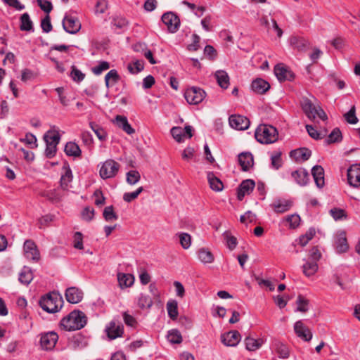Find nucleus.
<instances>
[{
    "mask_svg": "<svg viewBox=\"0 0 360 360\" xmlns=\"http://www.w3.org/2000/svg\"><path fill=\"white\" fill-rule=\"evenodd\" d=\"M87 323L86 314L80 310H74L60 321V326L68 331L83 328Z\"/></svg>",
    "mask_w": 360,
    "mask_h": 360,
    "instance_id": "obj_1",
    "label": "nucleus"
},
{
    "mask_svg": "<svg viewBox=\"0 0 360 360\" xmlns=\"http://www.w3.org/2000/svg\"><path fill=\"white\" fill-rule=\"evenodd\" d=\"M39 304L44 311L53 314L60 310L63 300L58 292L53 291L41 296Z\"/></svg>",
    "mask_w": 360,
    "mask_h": 360,
    "instance_id": "obj_2",
    "label": "nucleus"
},
{
    "mask_svg": "<svg viewBox=\"0 0 360 360\" xmlns=\"http://www.w3.org/2000/svg\"><path fill=\"white\" fill-rule=\"evenodd\" d=\"M256 140L262 144L275 143L278 138V132L276 127L269 124H260L255 132Z\"/></svg>",
    "mask_w": 360,
    "mask_h": 360,
    "instance_id": "obj_3",
    "label": "nucleus"
},
{
    "mask_svg": "<svg viewBox=\"0 0 360 360\" xmlns=\"http://www.w3.org/2000/svg\"><path fill=\"white\" fill-rule=\"evenodd\" d=\"M206 97V92L198 86L188 87L184 92V98L190 105H198Z\"/></svg>",
    "mask_w": 360,
    "mask_h": 360,
    "instance_id": "obj_4",
    "label": "nucleus"
},
{
    "mask_svg": "<svg viewBox=\"0 0 360 360\" xmlns=\"http://www.w3.org/2000/svg\"><path fill=\"white\" fill-rule=\"evenodd\" d=\"M119 169L120 164L113 160L109 159L103 163L99 174L103 179H107L115 176Z\"/></svg>",
    "mask_w": 360,
    "mask_h": 360,
    "instance_id": "obj_5",
    "label": "nucleus"
},
{
    "mask_svg": "<svg viewBox=\"0 0 360 360\" xmlns=\"http://www.w3.org/2000/svg\"><path fill=\"white\" fill-rule=\"evenodd\" d=\"M64 30L70 34L77 33L81 29V23L79 19L74 15L66 14L62 21Z\"/></svg>",
    "mask_w": 360,
    "mask_h": 360,
    "instance_id": "obj_6",
    "label": "nucleus"
},
{
    "mask_svg": "<svg viewBox=\"0 0 360 360\" xmlns=\"http://www.w3.org/2000/svg\"><path fill=\"white\" fill-rule=\"evenodd\" d=\"M162 22L167 26L169 32L175 33L179 28L180 19L172 11L165 13L161 18Z\"/></svg>",
    "mask_w": 360,
    "mask_h": 360,
    "instance_id": "obj_7",
    "label": "nucleus"
},
{
    "mask_svg": "<svg viewBox=\"0 0 360 360\" xmlns=\"http://www.w3.org/2000/svg\"><path fill=\"white\" fill-rule=\"evenodd\" d=\"M24 254L25 257L34 262H37L40 259V253L37 245L32 240H26L23 245Z\"/></svg>",
    "mask_w": 360,
    "mask_h": 360,
    "instance_id": "obj_8",
    "label": "nucleus"
},
{
    "mask_svg": "<svg viewBox=\"0 0 360 360\" xmlns=\"http://www.w3.org/2000/svg\"><path fill=\"white\" fill-rule=\"evenodd\" d=\"M229 122L230 127L236 130H245L250 124V121L247 117L237 114L230 115Z\"/></svg>",
    "mask_w": 360,
    "mask_h": 360,
    "instance_id": "obj_9",
    "label": "nucleus"
},
{
    "mask_svg": "<svg viewBox=\"0 0 360 360\" xmlns=\"http://www.w3.org/2000/svg\"><path fill=\"white\" fill-rule=\"evenodd\" d=\"M58 340V334L54 331H50L41 334L40 345L43 349L51 350L54 348Z\"/></svg>",
    "mask_w": 360,
    "mask_h": 360,
    "instance_id": "obj_10",
    "label": "nucleus"
},
{
    "mask_svg": "<svg viewBox=\"0 0 360 360\" xmlns=\"http://www.w3.org/2000/svg\"><path fill=\"white\" fill-rule=\"evenodd\" d=\"M62 174L60 179V186L63 191H68L69 184L72 181L73 174L69 163L65 161L62 167Z\"/></svg>",
    "mask_w": 360,
    "mask_h": 360,
    "instance_id": "obj_11",
    "label": "nucleus"
},
{
    "mask_svg": "<svg viewBox=\"0 0 360 360\" xmlns=\"http://www.w3.org/2000/svg\"><path fill=\"white\" fill-rule=\"evenodd\" d=\"M274 73L280 82L292 81L295 78V74L283 63L277 64L274 67Z\"/></svg>",
    "mask_w": 360,
    "mask_h": 360,
    "instance_id": "obj_12",
    "label": "nucleus"
},
{
    "mask_svg": "<svg viewBox=\"0 0 360 360\" xmlns=\"http://www.w3.org/2000/svg\"><path fill=\"white\" fill-rule=\"evenodd\" d=\"M105 332L110 340L122 337L124 333V326L121 323L111 321L105 328Z\"/></svg>",
    "mask_w": 360,
    "mask_h": 360,
    "instance_id": "obj_13",
    "label": "nucleus"
},
{
    "mask_svg": "<svg viewBox=\"0 0 360 360\" xmlns=\"http://www.w3.org/2000/svg\"><path fill=\"white\" fill-rule=\"evenodd\" d=\"M347 181L350 186L358 188L360 186V164H354L347 169Z\"/></svg>",
    "mask_w": 360,
    "mask_h": 360,
    "instance_id": "obj_14",
    "label": "nucleus"
},
{
    "mask_svg": "<svg viewBox=\"0 0 360 360\" xmlns=\"http://www.w3.org/2000/svg\"><path fill=\"white\" fill-rule=\"evenodd\" d=\"M255 182L252 179L243 180L237 188V198L243 200L245 195H249L254 189Z\"/></svg>",
    "mask_w": 360,
    "mask_h": 360,
    "instance_id": "obj_15",
    "label": "nucleus"
},
{
    "mask_svg": "<svg viewBox=\"0 0 360 360\" xmlns=\"http://www.w3.org/2000/svg\"><path fill=\"white\" fill-rule=\"evenodd\" d=\"M84 293L82 290L72 286L68 288L65 292L66 300L71 304H77L83 299Z\"/></svg>",
    "mask_w": 360,
    "mask_h": 360,
    "instance_id": "obj_16",
    "label": "nucleus"
},
{
    "mask_svg": "<svg viewBox=\"0 0 360 360\" xmlns=\"http://www.w3.org/2000/svg\"><path fill=\"white\" fill-rule=\"evenodd\" d=\"M241 338V335L238 330H231L221 336L222 343L229 347L236 346Z\"/></svg>",
    "mask_w": 360,
    "mask_h": 360,
    "instance_id": "obj_17",
    "label": "nucleus"
},
{
    "mask_svg": "<svg viewBox=\"0 0 360 360\" xmlns=\"http://www.w3.org/2000/svg\"><path fill=\"white\" fill-rule=\"evenodd\" d=\"M291 176L300 186H306L310 181L309 174L304 168H300L292 172Z\"/></svg>",
    "mask_w": 360,
    "mask_h": 360,
    "instance_id": "obj_18",
    "label": "nucleus"
},
{
    "mask_svg": "<svg viewBox=\"0 0 360 360\" xmlns=\"http://www.w3.org/2000/svg\"><path fill=\"white\" fill-rule=\"evenodd\" d=\"M294 330L296 335L304 341H309L312 338L311 330L304 325L302 321H297L294 325Z\"/></svg>",
    "mask_w": 360,
    "mask_h": 360,
    "instance_id": "obj_19",
    "label": "nucleus"
},
{
    "mask_svg": "<svg viewBox=\"0 0 360 360\" xmlns=\"http://www.w3.org/2000/svg\"><path fill=\"white\" fill-rule=\"evenodd\" d=\"M238 162L242 170L247 172L254 165L253 155L250 152H243L238 155Z\"/></svg>",
    "mask_w": 360,
    "mask_h": 360,
    "instance_id": "obj_20",
    "label": "nucleus"
},
{
    "mask_svg": "<svg viewBox=\"0 0 360 360\" xmlns=\"http://www.w3.org/2000/svg\"><path fill=\"white\" fill-rule=\"evenodd\" d=\"M301 107L305 115L309 120H314V113L317 107L307 97H303L301 100Z\"/></svg>",
    "mask_w": 360,
    "mask_h": 360,
    "instance_id": "obj_21",
    "label": "nucleus"
},
{
    "mask_svg": "<svg viewBox=\"0 0 360 360\" xmlns=\"http://www.w3.org/2000/svg\"><path fill=\"white\" fill-rule=\"evenodd\" d=\"M269 83L262 78H257L252 82L251 89L257 94H264L270 89Z\"/></svg>",
    "mask_w": 360,
    "mask_h": 360,
    "instance_id": "obj_22",
    "label": "nucleus"
},
{
    "mask_svg": "<svg viewBox=\"0 0 360 360\" xmlns=\"http://www.w3.org/2000/svg\"><path fill=\"white\" fill-rule=\"evenodd\" d=\"M311 175L316 186L322 188L325 186L324 169L321 165H315L311 169Z\"/></svg>",
    "mask_w": 360,
    "mask_h": 360,
    "instance_id": "obj_23",
    "label": "nucleus"
},
{
    "mask_svg": "<svg viewBox=\"0 0 360 360\" xmlns=\"http://www.w3.org/2000/svg\"><path fill=\"white\" fill-rule=\"evenodd\" d=\"M292 206V202L291 200L285 199L276 200L271 207L274 209L276 213H283L288 211Z\"/></svg>",
    "mask_w": 360,
    "mask_h": 360,
    "instance_id": "obj_24",
    "label": "nucleus"
},
{
    "mask_svg": "<svg viewBox=\"0 0 360 360\" xmlns=\"http://www.w3.org/2000/svg\"><path fill=\"white\" fill-rule=\"evenodd\" d=\"M290 44L293 49L299 51H306L309 48V42L304 38L292 36L290 39Z\"/></svg>",
    "mask_w": 360,
    "mask_h": 360,
    "instance_id": "obj_25",
    "label": "nucleus"
},
{
    "mask_svg": "<svg viewBox=\"0 0 360 360\" xmlns=\"http://www.w3.org/2000/svg\"><path fill=\"white\" fill-rule=\"evenodd\" d=\"M115 122L119 128L122 129L129 135H131L135 132L134 129L129 123L127 117L124 115H117L115 117Z\"/></svg>",
    "mask_w": 360,
    "mask_h": 360,
    "instance_id": "obj_26",
    "label": "nucleus"
},
{
    "mask_svg": "<svg viewBox=\"0 0 360 360\" xmlns=\"http://www.w3.org/2000/svg\"><path fill=\"white\" fill-rule=\"evenodd\" d=\"M290 155L296 161H306L310 158L311 151L307 148H300L290 151Z\"/></svg>",
    "mask_w": 360,
    "mask_h": 360,
    "instance_id": "obj_27",
    "label": "nucleus"
},
{
    "mask_svg": "<svg viewBox=\"0 0 360 360\" xmlns=\"http://www.w3.org/2000/svg\"><path fill=\"white\" fill-rule=\"evenodd\" d=\"M207 181L210 184V187L212 190L219 192L224 188V184L222 181L217 176H215L213 172H209L207 174Z\"/></svg>",
    "mask_w": 360,
    "mask_h": 360,
    "instance_id": "obj_28",
    "label": "nucleus"
},
{
    "mask_svg": "<svg viewBox=\"0 0 360 360\" xmlns=\"http://www.w3.org/2000/svg\"><path fill=\"white\" fill-rule=\"evenodd\" d=\"M335 249L338 253L346 252L349 249L346 233L345 231L340 233L335 240Z\"/></svg>",
    "mask_w": 360,
    "mask_h": 360,
    "instance_id": "obj_29",
    "label": "nucleus"
},
{
    "mask_svg": "<svg viewBox=\"0 0 360 360\" xmlns=\"http://www.w3.org/2000/svg\"><path fill=\"white\" fill-rule=\"evenodd\" d=\"M117 280L121 288L130 287L134 282V277L131 274L118 273Z\"/></svg>",
    "mask_w": 360,
    "mask_h": 360,
    "instance_id": "obj_30",
    "label": "nucleus"
},
{
    "mask_svg": "<svg viewBox=\"0 0 360 360\" xmlns=\"http://www.w3.org/2000/svg\"><path fill=\"white\" fill-rule=\"evenodd\" d=\"M64 151L68 156L78 158L81 156L82 150L79 146L75 142H68L65 144Z\"/></svg>",
    "mask_w": 360,
    "mask_h": 360,
    "instance_id": "obj_31",
    "label": "nucleus"
},
{
    "mask_svg": "<svg viewBox=\"0 0 360 360\" xmlns=\"http://www.w3.org/2000/svg\"><path fill=\"white\" fill-rule=\"evenodd\" d=\"M20 29L21 31H34L33 22L27 13H23L20 18Z\"/></svg>",
    "mask_w": 360,
    "mask_h": 360,
    "instance_id": "obj_32",
    "label": "nucleus"
},
{
    "mask_svg": "<svg viewBox=\"0 0 360 360\" xmlns=\"http://www.w3.org/2000/svg\"><path fill=\"white\" fill-rule=\"evenodd\" d=\"M121 77L117 71L115 69L110 70L105 76V84L108 89L110 86L117 84Z\"/></svg>",
    "mask_w": 360,
    "mask_h": 360,
    "instance_id": "obj_33",
    "label": "nucleus"
},
{
    "mask_svg": "<svg viewBox=\"0 0 360 360\" xmlns=\"http://www.w3.org/2000/svg\"><path fill=\"white\" fill-rule=\"evenodd\" d=\"M33 279V274L31 269L27 266H24L19 274V281L25 285H29Z\"/></svg>",
    "mask_w": 360,
    "mask_h": 360,
    "instance_id": "obj_34",
    "label": "nucleus"
},
{
    "mask_svg": "<svg viewBox=\"0 0 360 360\" xmlns=\"http://www.w3.org/2000/svg\"><path fill=\"white\" fill-rule=\"evenodd\" d=\"M302 269L304 274L306 276L309 277L316 273L319 266L316 261L308 260L303 264Z\"/></svg>",
    "mask_w": 360,
    "mask_h": 360,
    "instance_id": "obj_35",
    "label": "nucleus"
},
{
    "mask_svg": "<svg viewBox=\"0 0 360 360\" xmlns=\"http://www.w3.org/2000/svg\"><path fill=\"white\" fill-rule=\"evenodd\" d=\"M215 77L218 84L222 89H227L229 85V77L228 74L224 70H218L215 73Z\"/></svg>",
    "mask_w": 360,
    "mask_h": 360,
    "instance_id": "obj_36",
    "label": "nucleus"
},
{
    "mask_svg": "<svg viewBox=\"0 0 360 360\" xmlns=\"http://www.w3.org/2000/svg\"><path fill=\"white\" fill-rule=\"evenodd\" d=\"M342 140V135L340 129L338 127H335L328 134L326 139V143L327 144H332L335 143H340Z\"/></svg>",
    "mask_w": 360,
    "mask_h": 360,
    "instance_id": "obj_37",
    "label": "nucleus"
},
{
    "mask_svg": "<svg viewBox=\"0 0 360 360\" xmlns=\"http://www.w3.org/2000/svg\"><path fill=\"white\" fill-rule=\"evenodd\" d=\"M167 310L169 317L174 321L179 316L178 303L174 300H169L167 303Z\"/></svg>",
    "mask_w": 360,
    "mask_h": 360,
    "instance_id": "obj_38",
    "label": "nucleus"
},
{
    "mask_svg": "<svg viewBox=\"0 0 360 360\" xmlns=\"http://www.w3.org/2000/svg\"><path fill=\"white\" fill-rule=\"evenodd\" d=\"M245 348L249 351H255L258 349L263 344L262 339H255L247 337L245 339Z\"/></svg>",
    "mask_w": 360,
    "mask_h": 360,
    "instance_id": "obj_39",
    "label": "nucleus"
},
{
    "mask_svg": "<svg viewBox=\"0 0 360 360\" xmlns=\"http://www.w3.org/2000/svg\"><path fill=\"white\" fill-rule=\"evenodd\" d=\"M153 304V300L149 295L143 293L140 294L137 302L139 308L141 309H150Z\"/></svg>",
    "mask_w": 360,
    "mask_h": 360,
    "instance_id": "obj_40",
    "label": "nucleus"
},
{
    "mask_svg": "<svg viewBox=\"0 0 360 360\" xmlns=\"http://www.w3.org/2000/svg\"><path fill=\"white\" fill-rule=\"evenodd\" d=\"M90 128L94 131L100 141H105L107 138V133L103 127L94 122L89 123Z\"/></svg>",
    "mask_w": 360,
    "mask_h": 360,
    "instance_id": "obj_41",
    "label": "nucleus"
},
{
    "mask_svg": "<svg viewBox=\"0 0 360 360\" xmlns=\"http://www.w3.org/2000/svg\"><path fill=\"white\" fill-rule=\"evenodd\" d=\"M198 259L202 263H212L214 261V255L207 249L201 248L198 252Z\"/></svg>",
    "mask_w": 360,
    "mask_h": 360,
    "instance_id": "obj_42",
    "label": "nucleus"
},
{
    "mask_svg": "<svg viewBox=\"0 0 360 360\" xmlns=\"http://www.w3.org/2000/svg\"><path fill=\"white\" fill-rule=\"evenodd\" d=\"M274 347L278 356L282 359H287L289 356V349L287 345L281 342L274 344Z\"/></svg>",
    "mask_w": 360,
    "mask_h": 360,
    "instance_id": "obj_43",
    "label": "nucleus"
},
{
    "mask_svg": "<svg viewBox=\"0 0 360 360\" xmlns=\"http://www.w3.org/2000/svg\"><path fill=\"white\" fill-rule=\"evenodd\" d=\"M44 139L49 141L52 144H58L60 140V135L56 130H49L44 136Z\"/></svg>",
    "mask_w": 360,
    "mask_h": 360,
    "instance_id": "obj_44",
    "label": "nucleus"
},
{
    "mask_svg": "<svg viewBox=\"0 0 360 360\" xmlns=\"http://www.w3.org/2000/svg\"><path fill=\"white\" fill-rule=\"evenodd\" d=\"M103 217L106 221H112L118 219V215L115 212L112 205L107 206L104 208Z\"/></svg>",
    "mask_w": 360,
    "mask_h": 360,
    "instance_id": "obj_45",
    "label": "nucleus"
},
{
    "mask_svg": "<svg viewBox=\"0 0 360 360\" xmlns=\"http://www.w3.org/2000/svg\"><path fill=\"white\" fill-rule=\"evenodd\" d=\"M306 129L309 135L315 140L322 139L326 137L327 134L326 131H319L311 125H307Z\"/></svg>",
    "mask_w": 360,
    "mask_h": 360,
    "instance_id": "obj_46",
    "label": "nucleus"
},
{
    "mask_svg": "<svg viewBox=\"0 0 360 360\" xmlns=\"http://www.w3.org/2000/svg\"><path fill=\"white\" fill-rule=\"evenodd\" d=\"M167 338L168 340L173 344H180L183 341L181 334L177 329L169 330Z\"/></svg>",
    "mask_w": 360,
    "mask_h": 360,
    "instance_id": "obj_47",
    "label": "nucleus"
},
{
    "mask_svg": "<svg viewBox=\"0 0 360 360\" xmlns=\"http://www.w3.org/2000/svg\"><path fill=\"white\" fill-rule=\"evenodd\" d=\"M296 304L297 307L295 311L307 312L308 311L309 300L304 297L302 295L297 296Z\"/></svg>",
    "mask_w": 360,
    "mask_h": 360,
    "instance_id": "obj_48",
    "label": "nucleus"
},
{
    "mask_svg": "<svg viewBox=\"0 0 360 360\" xmlns=\"http://www.w3.org/2000/svg\"><path fill=\"white\" fill-rule=\"evenodd\" d=\"M329 212L335 221L343 220L347 218V212L343 209L335 207L331 209Z\"/></svg>",
    "mask_w": 360,
    "mask_h": 360,
    "instance_id": "obj_49",
    "label": "nucleus"
},
{
    "mask_svg": "<svg viewBox=\"0 0 360 360\" xmlns=\"http://www.w3.org/2000/svg\"><path fill=\"white\" fill-rule=\"evenodd\" d=\"M283 164L282 159H281V151H276L274 152L271 155V167L275 169H278L280 167H281Z\"/></svg>",
    "mask_w": 360,
    "mask_h": 360,
    "instance_id": "obj_50",
    "label": "nucleus"
},
{
    "mask_svg": "<svg viewBox=\"0 0 360 360\" xmlns=\"http://www.w3.org/2000/svg\"><path fill=\"white\" fill-rule=\"evenodd\" d=\"M285 220L289 223V228L292 229H295L297 228L300 225L301 218L300 215L297 214H293L291 215H288Z\"/></svg>",
    "mask_w": 360,
    "mask_h": 360,
    "instance_id": "obj_51",
    "label": "nucleus"
},
{
    "mask_svg": "<svg viewBox=\"0 0 360 360\" xmlns=\"http://www.w3.org/2000/svg\"><path fill=\"white\" fill-rule=\"evenodd\" d=\"M20 141L22 143H25L29 145L31 148H36L37 146V138L32 133H27L25 134V138H20Z\"/></svg>",
    "mask_w": 360,
    "mask_h": 360,
    "instance_id": "obj_52",
    "label": "nucleus"
},
{
    "mask_svg": "<svg viewBox=\"0 0 360 360\" xmlns=\"http://www.w3.org/2000/svg\"><path fill=\"white\" fill-rule=\"evenodd\" d=\"M140 179L141 175L136 170H130L127 173V182L130 185H134Z\"/></svg>",
    "mask_w": 360,
    "mask_h": 360,
    "instance_id": "obj_53",
    "label": "nucleus"
},
{
    "mask_svg": "<svg viewBox=\"0 0 360 360\" xmlns=\"http://www.w3.org/2000/svg\"><path fill=\"white\" fill-rule=\"evenodd\" d=\"M110 68V63L108 61H101L98 65L92 68V72L96 75H101L103 71L107 70Z\"/></svg>",
    "mask_w": 360,
    "mask_h": 360,
    "instance_id": "obj_54",
    "label": "nucleus"
},
{
    "mask_svg": "<svg viewBox=\"0 0 360 360\" xmlns=\"http://www.w3.org/2000/svg\"><path fill=\"white\" fill-rule=\"evenodd\" d=\"M345 117L346 121L349 124H354L358 122L359 120L356 116V108L354 105H353L350 110L345 114Z\"/></svg>",
    "mask_w": 360,
    "mask_h": 360,
    "instance_id": "obj_55",
    "label": "nucleus"
},
{
    "mask_svg": "<svg viewBox=\"0 0 360 360\" xmlns=\"http://www.w3.org/2000/svg\"><path fill=\"white\" fill-rule=\"evenodd\" d=\"M46 149H45V155L47 158H52L56 154L57 150V144L49 143L48 140H46Z\"/></svg>",
    "mask_w": 360,
    "mask_h": 360,
    "instance_id": "obj_56",
    "label": "nucleus"
},
{
    "mask_svg": "<svg viewBox=\"0 0 360 360\" xmlns=\"http://www.w3.org/2000/svg\"><path fill=\"white\" fill-rule=\"evenodd\" d=\"M70 77L73 81L80 82L84 79L85 75L82 73L79 69H77L75 65H72Z\"/></svg>",
    "mask_w": 360,
    "mask_h": 360,
    "instance_id": "obj_57",
    "label": "nucleus"
},
{
    "mask_svg": "<svg viewBox=\"0 0 360 360\" xmlns=\"http://www.w3.org/2000/svg\"><path fill=\"white\" fill-rule=\"evenodd\" d=\"M181 245L184 249H188L191 244V237L188 233H180L179 234Z\"/></svg>",
    "mask_w": 360,
    "mask_h": 360,
    "instance_id": "obj_58",
    "label": "nucleus"
},
{
    "mask_svg": "<svg viewBox=\"0 0 360 360\" xmlns=\"http://www.w3.org/2000/svg\"><path fill=\"white\" fill-rule=\"evenodd\" d=\"M143 191V188L142 186L138 188L135 191L130 193H125L123 195V200L125 202H130L134 199H136L139 194Z\"/></svg>",
    "mask_w": 360,
    "mask_h": 360,
    "instance_id": "obj_59",
    "label": "nucleus"
},
{
    "mask_svg": "<svg viewBox=\"0 0 360 360\" xmlns=\"http://www.w3.org/2000/svg\"><path fill=\"white\" fill-rule=\"evenodd\" d=\"M144 68L143 62L141 60H136L133 64L128 65V70L132 74H136Z\"/></svg>",
    "mask_w": 360,
    "mask_h": 360,
    "instance_id": "obj_60",
    "label": "nucleus"
},
{
    "mask_svg": "<svg viewBox=\"0 0 360 360\" xmlns=\"http://www.w3.org/2000/svg\"><path fill=\"white\" fill-rule=\"evenodd\" d=\"M38 6L40 8L49 15L51 11L53 10V5L50 1L48 0H37Z\"/></svg>",
    "mask_w": 360,
    "mask_h": 360,
    "instance_id": "obj_61",
    "label": "nucleus"
},
{
    "mask_svg": "<svg viewBox=\"0 0 360 360\" xmlns=\"http://www.w3.org/2000/svg\"><path fill=\"white\" fill-rule=\"evenodd\" d=\"M171 134L173 136V138L177 141V142H181L183 141V135L184 131L183 129L180 127H173L171 129Z\"/></svg>",
    "mask_w": 360,
    "mask_h": 360,
    "instance_id": "obj_62",
    "label": "nucleus"
},
{
    "mask_svg": "<svg viewBox=\"0 0 360 360\" xmlns=\"http://www.w3.org/2000/svg\"><path fill=\"white\" fill-rule=\"evenodd\" d=\"M41 27L43 32L48 33L52 30V25L49 15H46L41 21Z\"/></svg>",
    "mask_w": 360,
    "mask_h": 360,
    "instance_id": "obj_63",
    "label": "nucleus"
},
{
    "mask_svg": "<svg viewBox=\"0 0 360 360\" xmlns=\"http://www.w3.org/2000/svg\"><path fill=\"white\" fill-rule=\"evenodd\" d=\"M74 248L78 250H82L83 246V235L81 232H75L74 234Z\"/></svg>",
    "mask_w": 360,
    "mask_h": 360,
    "instance_id": "obj_64",
    "label": "nucleus"
}]
</instances>
